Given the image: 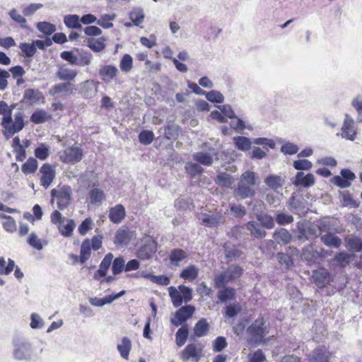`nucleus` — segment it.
<instances>
[{
    "instance_id": "nucleus-27",
    "label": "nucleus",
    "mask_w": 362,
    "mask_h": 362,
    "mask_svg": "<svg viewBox=\"0 0 362 362\" xmlns=\"http://www.w3.org/2000/svg\"><path fill=\"white\" fill-rule=\"evenodd\" d=\"M64 23L69 28L81 29L82 28L80 18L76 14H69L64 17Z\"/></svg>"
},
{
    "instance_id": "nucleus-12",
    "label": "nucleus",
    "mask_w": 362,
    "mask_h": 362,
    "mask_svg": "<svg viewBox=\"0 0 362 362\" xmlns=\"http://www.w3.org/2000/svg\"><path fill=\"white\" fill-rule=\"evenodd\" d=\"M202 223L209 228L218 227L220 224L223 223V216L220 212H214L212 214H203L199 217Z\"/></svg>"
},
{
    "instance_id": "nucleus-2",
    "label": "nucleus",
    "mask_w": 362,
    "mask_h": 362,
    "mask_svg": "<svg viewBox=\"0 0 362 362\" xmlns=\"http://www.w3.org/2000/svg\"><path fill=\"white\" fill-rule=\"evenodd\" d=\"M259 184V179L255 172L247 170L244 172L234 189L235 197L241 199L252 197L256 194V189Z\"/></svg>"
},
{
    "instance_id": "nucleus-9",
    "label": "nucleus",
    "mask_w": 362,
    "mask_h": 362,
    "mask_svg": "<svg viewBox=\"0 0 362 362\" xmlns=\"http://www.w3.org/2000/svg\"><path fill=\"white\" fill-rule=\"evenodd\" d=\"M202 356V349L195 344H189L181 351L180 357L183 361L192 360L198 362Z\"/></svg>"
},
{
    "instance_id": "nucleus-61",
    "label": "nucleus",
    "mask_w": 362,
    "mask_h": 362,
    "mask_svg": "<svg viewBox=\"0 0 362 362\" xmlns=\"http://www.w3.org/2000/svg\"><path fill=\"white\" fill-rule=\"evenodd\" d=\"M226 272L230 279L233 280L239 278L241 276L243 269L238 265H230Z\"/></svg>"
},
{
    "instance_id": "nucleus-3",
    "label": "nucleus",
    "mask_w": 362,
    "mask_h": 362,
    "mask_svg": "<svg viewBox=\"0 0 362 362\" xmlns=\"http://www.w3.org/2000/svg\"><path fill=\"white\" fill-rule=\"evenodd\" d=\"M51 202H56L57 207L60 210L67 208L71 203L72 190L70 186L59 185L51 190Z\"/></svg>"
},
{
    "instance_id": "nucleus-42",
    "label": "nucleus",
    "mask_w": 362,
    "mask_h": 362,
    "mask_svg": "<svg viewBox=\"0 0 362 362\" xmlns=\"http://www.w3.org/2000/svg\"><path fill=\"white\" fill-rule=\"evenodd\" d=\"M115 18L116 15L114 13L104 14L97 21V24L105 29L111 28L113 27V23L110 21L115 20Z\"/></svg>"
},
{
    "instance_id": "nucleus-24",
    "label": "nucleus",
    "mask_w": 362,
    "mask_h": 362,
    "mask_svg": "<svg viewBox=\"0 0 362 362\" xmlns=\"http://www.w3.org/2000/svg\"><path fill=\"white\" fill-rule=\"evenodd\" d=\"M199 268L195 265H190L184 269L180 274V278L192 281L198 276Z\"/></svg>"
},
{
    "instance_id": "nucleus-31",
    "label": "nucleus",
    "mask_w": 362,
    "mask_h": 362,
    "mask_svg": "<svg viewBox=\"0 0 362 362\" xmlns=\"http://www.w3.org/2000/svg\"><path fill=\"white\" fill-rule=\"evenodd\" d=\"M274 238L278 243L286 244L290 242L291 235L286 229L281 228L274 232Z\"/></svg>"
},
{
    "instance_id": "nucleus-41",
    "label": "nucleus",
    "mask_w": 362,
    "mask_h": 362,
    "mask_svg": "<svg viewBox=\"0 0 362 362\" xmlns=\"http://www.w3.org/2000/svg\"><path fill=\"white\" fill-rule=\"evenodd\" d=\"M50 117V115L45 110H37L32 114L30 121L35 124H41L49 119Z\"/></svg>"
},
{
    "instance_id": "nucleus-13",
    "label": "nucleus",
    "mask_w": 362,
    "mask_h": 362,
    "mask_svg": "<svg viewBox=\"0 0 362 362\" xmlns=\"http://www.w3.org/2000/svg\"><path fill=\"white\" fill-rule=\"evenodd\" d=\"M136 233L128 228H121L115 233V243L117 245H127L131 240L135 238Z\"/></svg>"
},
{
    "instance_id": "nucleus-23",
    "label": "nucleus",
    "mask_w": 362,
    "mask_h": 362,
    "mask_svg": "<svg viewBox=\"0 0 362 362\" xmlns=\"http://www.w3.org/2000/svg\"><path fill=\"white\" fill-rule=\"evenodd\" d=\"M320 240L326 246L329 247L338 248L341 244V239L330 233L322 235Z\"/></svg>"
},
{
    "instance_id": "nucleus-32",
    "label": "nucleus",
    "mask_w": 362,
    "mask_h": 362,
    "mask_svg": "<svg viewBox=\"0 0 362 362\" xmlns=\"http://www.w3.org/2000/svg\"><path fill=\"white\" fill-rule=\"evenodd\" d=\"M188 334L189 331L187 325H184L177 330L175 334V341L176 344L179 347L182 346L185 344L188 337Z\"/></svg>"
},
{
    "instance_id": "nucleus-18",
    "label": "nucleus",
    "mask_w": 362,
    "mask_h": 362,
    "mask_svg": "<svg viewBox=\"0 0 362 362\" xmlns=\"http://www.w3.org/2000/svg\"><path fill=\"white\" fill-rule=\"evenodd\" d=\"M126 216L125 209L122 204H117L109 211V218L114 223H119Z\"/></svg>"
},
{
    "instance_id": "nucleus-54",
    "label": "nucleus",
    "mask_w": 362,
    "mask_h": 362,
    "mask_svg": "<svg viewBox=\"0 0 362 362\" xmlns=\"http://www.w3.org/2000/svg\"><path fill=\"white\" fill-rule=\"evenodd\" d=\"M216 182L217 184L227 187H230L233 182L231 176L223 173H221L217 175Z\"/></svg>"
},
{
    "instance_id": "nucleus-40",
    "label": "nucleus",
    "mask_w": 362,
    "mask_h": 362,
    "mask_svg": "<svg viewBox=\"0 0 362 362\" xmlns=\"http://www.w3.org/2000/svg\"><path fill=\"white\" fill-rule=\"evenodd\" d=\"M90 201L92 204L100 205L105 199V194L102 189L93 188L89 193Z\"/></svg>"
},
{
    "instance_id": "nucleus-50",
    "label": "nucleus",
    "mask_w": 362,
    "mask_h": 362,
    "mask_svg": "<svg viewBox=\"0 0 362 362\" xmlns=\"http://www.w3.org/2000/svg\"><path fill=\"white\" fill-rule=\"evenodd\" d=\"M49 155V147L45 144H40L35 150V156L41 160H45Z\"/></svg>"
},
{
    "instance_id": "nucleus-47",
    "label": "nucleus",
    "mask_w": 362,
    "mask_h": 362,
    "mask_svg": "<svg viewBox=\"0 0 362 362\" xmlns=\"http://www.w3.org/2000/svg\"><path fill=\"white\" fill-rule=\"evenodd\" d=\"M187 257L186 252L181 249H175L171 251L170 254V259L172 263L178 264L179 262H182Z\"/></svg>"
},
{
    "instance_id": "nucleus-25",
    "label": "nucleus",
    "mask_w": 362,
    "mask_h": 362,
    "mask_svg": "<svg viewBox=\"0 0 362 362\" xmlns=\"http://www.w3.org/2000/svg\"><path fill=\"white\" fill-rule=\"evenodd\" d=\"M106 39L103 37L98 38H89L87 40L88 47L95 52H99L103 50L105 47Z\"/></svg>"
},
{
    "instance_id": "nucleus-30",
    "label": "nucleus",
    "mask_w": 362,
    "mask_h": 362,
    "mask_svg": "<svg viewBox=\"0 0 362 362\" xmlns=\"http://www.w3.org/2000/svg\"><path fill=\"white\" fill-rule=\"evenodd\" d=\"M233 141L235 147L242 151H246L251 148L252 142L250 139L245 136H235Z\"/></svg>"
},
{
    "instance_id": "nucleus-64",
    "label": "nucleus",
    "mask_w": 362,
    "mask_h": 362,
    "mask_svg": "<svg viewBox=\"0 0 362 362\" xmlns=\"http://www.w3.org/2000/svg\"><path fill=\"white\" fill-rule=\"evenodd\" d=\"M178 288L180 291V293L182 296V302L188 303L192 298V290L183 285H180L178 286Z\"/></svg>"
},
{
    "instance_id": "nucleus-57",
    "label": "nucleus",
    "mask_w": 362,
    "mask_h": 362,
    "mask_svg": "<svg viewBox=\"0 0 362 362\" xmlns=\"http://www.w3.org/2000/svg\"><path fill=\"white\" fill-rule=\"evenodd\" d=\"M154 139V134L151 131L144 130L139 135V141L144 144H150Z\"/></svg>"
},
{
    "instance_id": "nucleus-20",
    "label": "nucleus",
    "mask_w": 362,
    "mask_h": 362,
    "mask_svg": "<svg viewBox=\"0 0 362 362\" xmlns=\"http://www.w3.org/2000/svg\"><path fill=\"white\" fill-rule=\"evenodd\" d=\"M246 228L250 232V234L257 239L263 238L266 235V231L259 223L255 221H249Z\"/></svg>"
},
{
    "instance_id": "nucleus-44",
    "label": "nucleus",
    "mask_w": 362,
    "mask_h": 362,
    "mask_svg": "<svg viewBox=\"0 0 362 362\" xmlns=\"http://www.w3.org/2000/svg\"><path fill=\"white\" fill-rule=\"evenodd\" d=\"M22 171L25 174L33 173L37 169V160L35 158H29L23 165Z\"/></svg>"
},
{
    "instance_id": "nucleus-10",
    "label": "nucleus",
    "mask_w": 362,
    "mask_h": 362,
    "mask_svg": "<svg viewBox=\"0 0 362 362\" xmlns=\"http://www.w3.org/2000/svg\"><path fill=\"white\" fill-rule=\"evenodd\" d=\"M156 247L157 243L151 238H148L137 250L136 256L141 259H148L156 252Z\"/></svg>"
},
{
    "instance_id": "nucleus-38",
    "label": "nucleus",
    "mask_w": 362,
    "mask_h": 362,
    "mask_svg": "<svg viewBox=\"0 0 362 362\" xmlns=\"http://www.w3.org/2000/svg\"><path fill=\"white\" fill-rule=\"evenodd\" d=\"M77 75V71L67 68H60L57 71V77L64 81L73 80Z\"/></svg>"
},
{
    "instance_id": "nucleus-49",
    "label": "nucleus",
    "mask_w": 362,
    "mask_h": 362,
    "mask_svg": "<svg viewBox=\"0 0 362 362\" xmlns=\"http://www.w3.org/2000/svg\"><path fill=\"white\" fill-rule=\"evenodd\" d=\"M28 243L33 248L41 250L43 248L44 245L47 244L46 241H44V243H42V240L37 237V235L32 233L28 238Z\"/></svg>"
},
{
    "instance_id": "nucleus-45",
    "label": "nucleus",
    "mask_w": 362,
    "mask_h": 362,
    "mask_svg": "<svg viewBox=\"0 0 362 362\" xmlns=\"http://www.w3.org/2000/svg\"><path fill=\"white\" fill-rule=\"evenodd\" d=\"M132 66H133L132 57L128 54H124L123 56V57L122 58L120 63H119L120 69L125 73H128L132 70Z\"/></svg>"
},
{
    "instance_id": "nucleus-36",
    "label": "nucleus",
    "mask_w": 362,
    "mask_h": 362,
    "mask_svg": "<svg viewBox=\"0 0 362 362\" xmlns=\"http://www.w3.org/2000/svg\"><path fill=\"white\" fill-rule=\"evenodd\" d=\"M74 90V85L70 83H58L50 90V93L54 95L61 93H71Z\"/></svg>"
},
{
    "instance_id": "nucleus-62",
    "label": "nucleus",
    "mask_w": 362,
    "mask_h": 362,
    "mask_svg": "<svg viewBox=\"0 0 362 362\" xmlns=\"http://www.w3.org/2000/svg\"><path fill=\"white\" fill-rule=\"evenodd\" d=\"M312 166V163L310 160L305 159L298 160L293 162V167L296 170H310Z\"/></svg>"
},
{
    "instance_id": "nucleus-16",
    "label": "nucleus",
    "mask_w": 362,
    "mask_h": 362,
    "mask_svg": "<svg viewBox=\"0 0 362 362\" xmlns=\"http://www.w3.org/2000/svg\"><path fill=\"white\" fill-rule=\"evenodd\" d=\"M118 73V69L112 65L103 66L99 70V75L101 79L106 83H109L115 80Z\"/></svg>"
},
{
    "instance_id": "nucleus-56",
    "label": "nucleus",
    "mask_w": 362,
    "mask_h": 362,
    "mask_svg": "<svg viewBox=\"0 0 362 362\" xmlns=\"http://www.w3.org/2000/svg\"><path fill=\"white\" fill-rule=\"evenodd\" d=\"M257 219L260 222V225L264 227L270 229L274 228V222L273 218L267 214H262L257 216Z\"/></svg>"
},
{
    "instance_id": "nucleus-17",
    "label": "nucleus",
    "mask_w": 362,
    "mask_h": 362,
    "mask_svg": "<svg viewBox=\"0 0 362 362\" xmlns=\"http://www.w3.org/2000/svg\"><path fill=\"white\" fill-rule=\"evenodd\" d=\"M315 183V177L313 174L308 173L307 175H304L303 172L297 173L295 180L293 182V184L296 186H302L304 187H309L313 185Z\"/></svg>"
},
{
    "instance_id": "nucleus-46",
    "label": "nucleus",
    "mask_w": 362,
    "mask_h": 362,
    "mask_svg": "<svg viewBox=\"0 0 362 362\" xmlns=\"http://www.w3.org/2000/svg\"><path fill=\"white\" fill-rule=\"evenodd\" d=\"M37 28L39 31L47 35H52L56 30V27L54 24L46 21L38 23Z\"/></svg>"
},
{
    "instance_id": "nucleus-26",
    "label": "nucleus",
    "mask_w": 362,
    "mask_h": 362,
    "mask_svg": "<svg viewBox=\"0 0 362 362\" xmlns=\"http://www.w3.org/2000/svg\"><path fill=\"white\" fill-rule=\"evenodd\" d=\"M117 348L120 356L123 358L127 359L132 349L131 340L127 337H123L121 343L117 345Z\"/></svg>"
},
{
    "instance_id": "nucleus-60",
    "label": "nucleus",
    "mask_w": 362,
    "mask_h": 362,
    "mask_svg": "<svg viewBox=\"0 0 362 362\" xmlns=\"http://www.w3.org/2000/svg\"><path fill=\"white\" fill-rule=\"evenodd\" d=\"M228 345L226 339L224 337H218L213 342V350L215 352H220Z\"/></svg>"
},
{
    "instance_id": "nucleus-33",
    "label": "nucleus",
    "mask_w": 362,
    "mask_h": 362,
    "mask_svg": "<svg viewBox=\"0 0 362 362\" xmlns=\"http://www.w3.org/2000/svg\"><path fill=\"white\" fill-rule=\"evenodd\" d=\"M80 253V261L81 263L83 264L88 259L91 253L90 241L89 240L86 239L83 241Z\"/></svg>"
},
{
    "instance_id": "nucleus-19",
    "label": "nucleus",
    "mask_w": 362,
    "mask_h": 362,
    "mask_svg": "<svg viewBox=\"0 0 362 362\" xmlns=\"http://www.w3.org/2000/svg\"><path fill=\"white\" fill-rule=\"evenodd\" d=\"M113 255L112 253L107 254L101 262L99 269L95 273L94 278L98 279L106 275L107 272L113 260Z\"/></svg>"
},
{
    "instance_id": "nucleus-58",
    "label": "nucleus",
    "mask_w": 362,
    "mask_h": 362,
    "mask_svg": "<svg viewBox=\"0 0 362 362\" xmlns=\"http://www.w3.org/2000/svg\"><path fill=\"white\" fill-rule=\"evenodd\" d=\"M19 47L28 57H33L36 52V48L35 47L33 42L32 43H21L20 44Z\"/></svg>"
},
{
    "instance_id": "nucleus-1",
    "label": "nucleus",
    "mask_w": 362,
    "mask_h": 362,
    "mask_svg": "<svg viewBox=\"0 0 362 362\" xmlns=\"http://www.w3.org/2000/svg\"><path fill=\"white\" fill-rule=\"evenodd\" d=\"M13 107H8L7 103L3 100L0 101V115L4 117L1 121V125L4 129L3 132L6 139H10L16 133L21 131L25 124L23 122V114L18 112L14 116V121L12 122V110Z\"/></svg>"
},
{
    "instance_id": "nucleus-7",
    "label": "nucleus",
    "mask_w": 362,
    "mask_h": 362,
    "mask_svg": "<svg viewBox=\"0 0 362 362\" xmlns=\"http://www.w3.org/2000/svg\"><path fill=\"white\" fill-rule=\"evenodd\" d=\"M83 156V150L79 146H72L64 149L60 160L64 163L75 164L81 160Z\"/></svg>"
},
{
    "instance_id": "nucleus-55",
    "label": "nucleus",
    "mask_w": 362,
    "mask_h": 362,
    "mask_svg": "<svg viewBox=\"0 0 362 362\" xmlns=\"http://www.w3.org/2000/svg\"><path fill=\"white\" fill-rule=\"evenodd\" d=\"M206 99L212 103H221L224 100L223 94L217 90H211L206 93Z\"/></svg>"
},
{
    "instance_id": "nucleus-22",
    "label": "nucleus",
    "mask_w": 362,
    "mask_h": 362,
    "mask_svg": "<svg viewBox=\"0 0 362 362\" xmlns=\"http://www.w3.org/2000/svg\"><path fill=\"white\" fill-rule=\"evenodd\" d=\"M216 155L215 152L213 153L207 152H198L193 155V159L199 164L204 165H211L213 163V156Z\"/></svg>"
},
{
    "instance_id": "nucleus-4",
    "label": "nucleus",
    "mask_w": 362,
    "mask_h": 362,
    "mask_svg": "<svg viewBox=\"0 0 362 362\" xmlns=\"http://www.w3.org/2000/svg\"><path fill=\"white\" fill-rule=\"evenodd\" d=\"M250 335L248 342L250 344L258 345L262 342L264 337L268 332L265 326V320L261 317H258L247 329Z\"/></svg>"
},
{
    "instance_id": "nucleus-51",
    "label": "nucleus",
    "mask_w": 362,
    "mask_h": 362,
    "mask_svg": "<svg viewBox=\"0 0 362 362\" xmlns=\"http://www.w3.org/2000/svg\"><path fill=\"white\" fill-rule=\"evenodd\" d=\"M276 221L278 224L283 226L292 223L293 217L288 214L278 211L276 212Z\"/></svg>"
},
{
    "instance_id": "nucleus-52",
    "label": "nucleus",
    "mask_w": 362,
    "mask_h": 362,
    "mask_svg": "<svg viewBox=\"0 0 362 362\" xmlns=\"http://www.w3.org/2000/svg\"><path fill=\"white\" fill-rule=\"evenodd\" d=\"M230 281H231V279L225 271L214 279V286L217 288L225 287L226 284H227Z\"/></svg>"
},
{
    "instance_id": "nucleus-39",
    "label": "nucleus",
    "mask_w": 362,
    "mask_h": 362,
    "mask_svg": "<svg viewBox=\"0 0 362 362\" xmlns=\"http://www.w3.org/2000/svg\"><path fill=\"white\" fill-rule=\"evenodd\" d=\"M169 296L172 299L173 304L175 307H179L182 303V296L180 293V290L178 291L174 286H170L168 288Z\"/></svg>"
},
{
    "instance_id": "nucleus-6",
    "label": "nucleus",
    "mask_w": 362,
    "mask_h": 362,
    "mask_svg": "<svg viewBox=\"0 0 362 362\" xmlns=\"http://www.w3.org/2000/svg\"><path fill=\"white\" fill-rule=\"evenodd\" d=\"M325 256V250L322 247L311 245L305 246L302 251L301 257L310 265L315 264L321 257Z\"/></svg>"
},
{
    "instance_id": "nucleus-11",
    "label": "nucleus",
    "mask_w": 362,
    "mask_h": 362,
    "mask_svg": "<svg viewBox=\"0 0 362 362\" xmlns=\"http://www.w3.org/2000/svg\"><path fill=\"white\" fill-rule=\"evenodd\" d=\"M194 310L195 308L190 305L180 308L175 313L174 317L171 319L172 324L175 326L181 325L192 316Z\"/></svg>"
},
{
    "instance_id": "nucleus-35",
    "label": "nucleus",
    "mask_w": 362,
    "mask_h": 362,
    "mask_svg": "<svg viewBox=\"0 0 362 362\" xmlns=\"http://www.w3.org/2000/svg\"><path fill=\"white\" fill-rule=\"evenodd\" d=\"M264 182L267 186L276 190L282 187L284 180L280 176L272 175L267 177Z\"/></svg>"
},
{
    "instance_id": "nucleus-59",
    "label": "nucleus",
    "mask_w": 362,
    "mask_h": 362,
    "mask_svg": "<svg viewBox=\"0 0 362 362\" xmlns=\"http://www.w3.org/2000/svg\"><path fill=\"white\" fill-rule=\"evenodd\" d=\"M8 14L9 16L12 18V20L19 23L22 28H27L26 19L23 16H21L16 9H11Z\"/></svg>"
},
{
    "instance_id": "nucleus-29",
    "label": "nucleus",
    "mask_w": 362,
    "mask_h": 362,
    "mask_svg": "<svg viewBox=\"0 0 362 362\" xmlns=\"http://www.w3.org/2000/svg\"><path fill=\"white\" fill-rule=\"evenodd\" d=\"M209 329V323L206 319L202 318L196 323L194 327V333L197 337H202L206 335Z\"/></svg>"
},
{
    "instance_id": "nucleus-63",
    "label": "nucleus",
    "mask_w": 362,
    "mask_h": 362,
    "mask_svg": "<svg viewBox=\"0 0 362 362\" xmlns=\"http://www.w3.org/2000/svg\"><path fill=\"white\" fill-rule=\"evenodd\" d=\"M187 172L192 177L202 174L203 168L197 163H188L185 166Z\"/></svg>"
},
{
    "instance_id": "nucleus-15",
    "label": "nucleus",
    "mask_w": 362,
    "mask_h": 362,
    "mask_svg": "<svg viewBox=\"0 0 362 362\" xmlns=\"http://www.w3.org/2000/svg\"><path fill=\"white\" fill-rule=\"evenodd\" d=\"M356 131L354 128V120L349 115H346L341 127V137L350 141H354Z\"/></svg>"
},
{
    "instance_id": "nucleus-34",
    "label": "nucleus",
    "mask_w": 362,
    "mask_h": 362,
    "mask_svg": "<svg viewBox=\"0 0 362 362\" xmlns=\"http://www.w3.org/2000/svg\"><path fill=\"white\" fill-rule=\"evenodd\" d=\"M75 227L76 224L74 221L73 219H69L65 225L59 224L58 226V229L63 236L70 237L72 235Z\"/></svg>"
},
{
    "instance_id": "nucleus-43",
    "label": "nucleus",
    "mask_w": 362,
    "mask_h": 362,
    "mask_svg": "<svg viewBox=\"0 0 362 362\" xmlns=\"http://www.w3.org/2000/svg\"><path fill=\"white\" fill-rule=\"evenodd\" d=\"M0 218L5 220L3 222V226L6 231L13 233L16 230V223L13 218L4 214H0Z\"/></svg>"
},
{
    "instance_id": "nucleus-8",
    "label": "nucleus",
    "mask_w": 362,
    "mask_h": 362,
    "mask_svg": "<svg viewBox=\"0 0 362 362\" xmlns=\"http://www.w3.org/2000/svg\"><path fill=\"white\" fill-rule=\"evenodd\" d=\"M40 185L47 189L56 177L54 167L48 163H44L39 170Z\"/></svg>"
},
{
    "instance_id": "nucleus-48",
    "label": "nucleus",
    "mask_w": 362,
    "mask_h": 362,
    "mask_svg": "<svg viewBox=\"0 0 362 362\" xmlns=\"http://www.w3.org/2000/svg\"><path fill=\"white\" fill-rule=\"evenodd\" d=\"M223 289L219 291L218 297L222 302L233 299L235 296V290L230 287H222Z\"/></svg>"
},
{
    "instance_id": "nucleus-53",
    "label": "nucleus",
    "mask_w": 362,
    "mask_h": 362,
    "mask_svg": "<svg viewBox=\"0 0 362 362\" xmlns=\"http://www.w3.org/2000/svg\"><path fill=\"white\" fill-rule=\"evenodd\" d=\"M112 262V270L113 274L116 275L121 273L123 270H124L125 267V260L123 257H119L115 258Z\"/></svg>"
},
{
    "instance_id": "nucleus-28",
    "label": "nucleus",
    "mask_w": 362,
    "mask_h": 362,
    "mask_svg": "<svg viewBox=\"0 0 362 362\" xmlns=\"http://www.w3.org/2000/svg\"><path fill=\"white\" fill-rule=\"evenodd\" d=\"M347 249L353 252H360L362 250V240L357 237L351 236L345 239Z\"/></svg>"
},
{
    "instance_id": "nucleus-37",
    "label": "nucleus",
    "mask_w": 362,
    "mask_h": 362,
    "mask_svg": "<svg viewBox=\"0 0 362 362\" xmlns=\"http://www.w3.org/2000/svg\"><path fill=\"white\" fill-rule=\"evenodd\" d=\"M129 18L134 25L139 26L144 20L143 10L140 8H135L129 13Z\"/></svg>"
},
{
    "instance_id": "nucleus-21",
    "label": "nucleus",
    "mask_w": 362,
    "mask_h": 362,
    "mask_svg": "<svg viewBox=\"0 0 362 362\" xmlns=\"http://www.w3.org/2000/svg\"><path fill=\"white\" fill-rule=\"evenodd\" d=\"M329 353L324 349H315L309 356V362H327Z\"/></svg>"
},
{
    "instance_id": "nucleus-5",
    "label": "nucleus",
    "mask_w": 362,
    "mask_h": 362,
    "mask_svg": "<svg viewBox=\"0 0 362 362\" xmlns=\"http://www.w3.org/2000/svg\"><path fill=\"white\" fill-rule=\"evenodd\" d=\"M13 356L16 360L29 361L32 358L33 350L30 343L25 341L13 342Z\"/></svg>"
},
{
    "instance_id": "nucleus-14",
    "label": "nucleus",
    "mask_w": 362,
    "mask_h": 362,
    "mask_svg": "<svg viewBox=\"0 0 362 362\" xmlns=\"http://www.w3.org/2000/svg\"><path fill=\"white\" fill-rule=\"evenodd\" d=\"M312 279L314 284L319 288L326 286L330 281V275L325 268H320L313 272Z\"/></svg>"
}]
</instances>
